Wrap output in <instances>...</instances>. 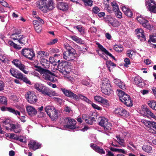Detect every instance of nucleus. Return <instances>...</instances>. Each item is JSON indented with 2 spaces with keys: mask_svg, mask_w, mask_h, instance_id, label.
Segmentation results:
<instances>
[{
  "mask_svg": "<svg viewBox=\"0 0 156 156\" xmlns=\"http://www.w3.org/2000/svg\"><path fill=\"white\" fill-rule=\"evenodd\" d=\"M137 38L139 39L141 41H144L146 40V37L144 35V33L140 35V36H136Z\"/></svg>",
  "mask_w": 156,
  "mask_h": 156,
  "instance_id": "obj_59",
  "label": "nucleus"
},
{
  "mask_svg": "<svg viewBox=\"0 0 156 156\" xmlns=\"http://www.w3.org/2000/svg\"><path fill=\"white\" fill-rule=\"evenodd\" d=\"M36 68V70L40 73L41 74L43 73L45 69L42 68L40 66H34Z\"/></svg>",
  "mask_w": 156,
  "mask_h": 156,
  "instance_id": "obj_55",
  "label": "nucleus"
},
{
  "mask_svg": "<svg viewBox=\"0 0 156 156\" xmlns=\"http://www.w3.org/2000/svg\"><path fill=\"white\" fill-rule=\"evenodd\" d=\"M95 100L99 102H100L103 104L106 105H109L108 101V100L106 99H104L102 97L99 96H96L94 97Z\"/></svg>",
  "mask_w": 156,
  "mask_h": 156,
  "instance_id": "obj_26",
  "label": "nucleus"
},
{
  "mask_svg": "<svg viewBox=\"0 0 156 156\" xmlns=\"http://www.w3.org/2000/svg\"><path fill=\"white\" fill-rule=\"evenodd\" d=\"M147 8L151 13H156V2L153 0L148 1Z\"/></svg>",
  "mask_w": 156,
  "mask_h": 156,
  "instance_id": "obj_15",
  "label": "nucleus"
},
{
  "mask_svg": "<svg viewBox=\"0 0 156 156\" xmlns=\"http://www.w3.org/2000/svg\"><path fill=\"white\" fill-rule=\"evenodd\" d=\"M41 60V62L44 67L47 68L49 67L50 61L48 60L42 58Z\"/></svg>",
  "mask_w": 156,
  "mask_h": 156,
  "instance_id": "obj_29",
  "label": "nucleus"
},
{
  "mask_svg": "<svg viewBox=\"0 0 156 156\" xmlns=\"http://www.w3.org/2000/svg\"><path fill=\"white\" fill-rule=\"evenodd\" d=\"M0 103L2 104L6 105L7 101L6 98L3 96H0Z\"/></svg>",
  "mask_w": 156,
  "mask_h": 156,
  "instance_id": "obj_54",
  "label": "nucleus"
},
{
  "mask_svg": "<svg viewBox=\"0 0 156 156\" xmlns=\"http://www.w3.org/2000/svg\"><path fill=\"white\" fill-rule=\"evenodd\" d=\"M0 122L1 123L3 124V126H4L5 125H9L10 126V125L11 124L10 123V120L9 119H5L4 120H1Z\"/></svg>",
  "mask_w": 156,
  "mask_h": 156,
  "instance_id": "obj_52",
  "label": "nucleus"
},
{
  "mask_svg": "<svg viewBox=\"0 0 156 156\" xmlns=\"http://www.w3.org/2000/svg\"><path fill=\"white\" fill-rule=\"evenodd\" d=\"M106 65L108 67V68L109 69V71H110V68L111 66H116V65L113 62H112L111 60H108L106 62Z\"/></svg>",
  "mask_w": 156,
  "mask_h": 156,
  "instance_id": "obj_49",
  "label": "nucleus"
},
{
  "mask_svg": "<svg viewBox=\"0 0 156 156\" xmlns=\"http://www.w3.org/2000/svg\"><path fill=\"white\" fill-rule=\"evenodd\" d=\"M95 151L101 154H105V151L102 148H100L98 146V147Z\"/></svg>",
  "mask_w": 156,
  "mask_h": 156,
  "instance_id": "obj_53",
  "label": "nucleus"
},
{
  "mask_svg": "<svg viewBox=\"0 0 156 156\" xmlns=\"http://www.w3.org/2000/svg\"><path fill=\"white\" fill-rule=\"evenodd\" d=\"M118 91V95L121 102L127 107L132 106L133 103L130 96L122 90H119Z\"/></svg>",
  "mask_w": 156,
  "mask_h": 156,
  "instance_id": "obj_3",
  "label": "nucleus"
},
{
  "mask_svg": "<svg viewBox=\"0 0 156 156\" xmlns=\"http://www.w3.org/2000/svg\"><path fill=\"white\" fill-rule=\"evenodd\" d=\"M12 62L16 67L25 74H27L29 73L28 71L26 70L27 69L26 66L20 60L17 59H14L12 61Z\"/></svg>",
  "mask_w": 156,
  "mask_h": 156,
  "instance_id": "obj_6",
  "label": "nucleus"
},
{
  "mask_svg": "<svg viewBox=\"0 0 156 156\" xmlns=\"http://www.w3.org/2000/svg\"><path fill=\"white\" fill-rule=\"evenodd\" d=\"M144 122L146 126H149L150 127L151 131H150V132L154 133V129L156 130V122L149 121H145Z\"/></svg>",
  "mask_w": 156,
  "mask_h": 156,
  "instance_id": "obj_24",
  "label": "nucleus"
},
{
  "mask_svg": "<svg viewBox=\"0 0 156 156\" xmlns=\"http://www.w3.org/2000/svg\"><path fill=\"white\" fill-rule=\"evenodd\" d=\"M37 21H34L33 24L35 30L37 32L39 33L41 32L42 30V25H40V24H37Z\"/></svg>",
  "mask_w": 156,
  "mask_h": 156,
  "instance_id": "obj_33",
  "label": "nucleus"
},
{
  "mask_svg": "<svg viewBox=\"0 0 156 156\" xmlns=\"http://www.w3.org/2000/svg\"><path fill=\"white\" fill-rule=\"evenodd\" d=\"M7 41L8 42V44H9L10 46L13 47L15 49L19 48L18 46L16 44L14 43L12 41L8 40H7Z\"/></svg>",
  "mask_w": 156,
  "mask_h": 156,
  "instance_id": "obj_46",
  "label": "nucleus"
},
{
  "mask_svg": "<svg viewBox=\"0 0 156 156\" xmlns=\"http://www.w3.org/2000/svg\"><path fill=\"white\" fill-rule=\"evenodd\" d=\"M122 9L124 14L129 18H132L133 15V13L132 10L128 7L123 6L122 7Z\"/></svg>",
  "mask_w": 156,
  "mask_h": 156,
  "instance_id": "obj_21",
  "label": "nucleus"
},
{
  "mask_svg": "<svg viewBox=\"0 0 156 156\" xmlns=\"http://www.w3.org/2000/svg\"><path fill=\"white\" fill-rule=\"evenodd\" d=\"M71 38L76 43L79 44H82L83 41L81 39L79 38L77 36H70Z\"/></svg>",
  "mask_w": 156,
  "mask_h": 156,
  "instance_id": "obj_44",
  "label": "nucleus"
},
{
  "mask_svg": "<svg viewBox=\"0 0 156 156\" xmlns=\"http://www.w3.org/2000/svg\"><path fill=\"white\" fill-rule=\"evenodd\" d=\"M142 149L147 153H150V151H152V148L150 146L144 145L142 147Z\"/></svg>",
  "mask_w": 156,
  "mask_h": 156,
  "instance_id": "obj_43",
  "label": "nucleus"
},
{
  "mask_svg": "<svg viewBox=\"0 0 156 156\" xmlns=\"http://www.w3.org/2000/svg\"><path fill=\"white\" fill-rule=\"evenodd\" d=\"M10 73L13 77L19 79L22 73L14 68H11L10 70Z\"/></svg>",
  "mask_w": 156,
  "mask_h": 156,
  "instance_id": "obj_22",
  "label": "nucleus"
},
{
  "mask_svg": "<svg viewBox=\"0 0 156 156\" xmlns=\"http://www.w3.org/2000/svg\"><path fill=\"white\" fill-rule=\"evenodd\" d=\"M74 28L77 29L80 32L81 34L82 35L84 34V28L81 25H78L76 26H75L74 27Z\"/></svg>",
  "mask_w": 156,
  "mask_h": 156,
  "instance_id": "obj_41",
  "label": "nucleus"
},
{
  "mask_svg": "<svg viewBox=\"0 0 156 156\" xmlns=\"http://www.w3.org/2000/svg\"><path fill=\"white\" fill-rule=\"evenodd\" d=\"M26 110L29 115L33 116L36 115L37 112L36 109L31 106H27L26 107Z\"/></svg>",
  "mask_w": 156,
  "mask_h": 156,
  "instance_id": "obj_23",
  "label": "nucleus"
},
{
  "mask_svg": "<svg viewBox=\"0 0 156 156\" xmlns=\"http://www.w3.org/2000/svg\"><path fill=\"white\" fill-rule=\"evenodd\" d=\"M37 3V7L44 13L48 10H51L55 8L53 0H40Z\"/></svg>",
  "mask_w": 156,
  "mask_h": 156,
  "instance_id": "obj_1",
  "label": "nucleus"
},
{
  "mask_svg": "<svg viewBox=\"0 0 156 156\" xmlns=\"http://www.w3.org/2000/svg\"><path fill=\"white\" fill-rule=\"evenodd\" d=\"M65 120L66 124L64 126L65 128L72 129L77 128L76 126V122L74 119L70 117H67L65 118Z\"/></svg>",
  "mask_w": 156,
  "mask_h": 156,
  "instance_id": "obj_7",
  "label": "nucleus"
},
{
  "mask_svg": "<svg viewBox=\"0 0 156 156\" xmlns=\"http://www.w3.org/2000/svg\"><path fill=\"white\" fill-rule=\"evenodd\" d=\"M152 41L153 43H156V36L155 35H150V39L148 41V43Z\"/></svg>",
  "mask_w": 156,
  "mask_h": 156,
  "instance_id": "obj_56",
  "label": "nucleus"
},
{
  "mask_svg": "<svg viewBox=\"0 0 156 156\" xmlns=\"http://www.w3.org/2000/svg\"><path fill=\"white\" fill-rule=\"evenodd\" d=\"M30 49L29 48H25L22 49L21 51V54L25 57L27 56V55Z\"/></svg>",
  "mask_w": 156,
  "mask_h": 156,
  "instance_id": "obj_48",
  "label": "nucleus"
},
{
  "mask_svg": "<svg viewBox=\"0 0 156 156\" xmlns=\"http://www.w3.org/2000/svg\"><path fill=\"white\" fill-rule=\"evenodd\" d=\"M52 113V114H51V115L49 116L51 118L52 121H55L58 118V113L56 109Z\"/></svg>",
  "mask_w": 156,
  "mask_h": 156,
  "instance_id": "obj_36",
  "label": "nucleus"
},
{
  "mask_svg": "<svg viewBox=\"0 0 156 156\" xmlns=\"http://www.w3.org/2000/svg\"><path fill=\"white\" fill-rule=\"evenodd\" d=\"M42 74L43 78L46 80L54 82L56 79L53 73L48 70L46 69Z\"/></svg>",
  "mask_w": 156,
  "mask_h": 156,
  "instance_id": "obj_10",
  "label": "nucleus"
},
{
  "mask_svg": "<svg viewBox=\"0 0 156 156\" xmlns=\"http://www.w3.org/2000/svg\"><path fill=\"white\" fill-rule=\"evenodd\" d=\"M79 97L80 99H82L85 101H86L88 103L91 104L92 106L94 108L97 109L98 110H101V109L100 107L98 106V105L94 103H92V101L90 100L87 98L86 97L82 94H79Z\"/></svg>",
  "mask_w": 156,
  "mask_h": 156,
  "instance_id": "obj_18",
  "label": "nucleus"
},
{
  "mask_svg": "<svg viewBox=\"0 0 156 156\" xmlns=\"http://www.w3.org/2000/svg\"><path fill=\"white\" fill-rule=\"evenodd\" d=\"M114 49L116 51L121 52L122 51L123 48L122 45L120 44H115L114 45Z\"/></svg>",
  "mask_w": 156,
  "mask_h": 156,
  "instance_id": "obj_38",
  "label": "nucleus"
},
{
  "mask_svg": "<svg viewBox=\"0 0 156 156\" xmlns=\"http://www.w3.org/2000/svg\"><path fill=\"white\" fill-rule=\"evenodd\" d=\"M111 87L108 79L107 78H104L102 80V85L101 86L102 93L108 95L113 93V91L111 88Z\"/></svg>",
  "mask_w": 156,
  "mask_h": 156,
  "instance_id": "obj_4",
  "label": "nucleus"
},
{
  "mask_svg": "<svg viewBox=\"0 0 156 156\" xmlns=\"http://www.w3.org/2000/svg\"><path fill=\"white\" fill-rule=\"evenodd\" d=\"M0 3L4 7L10 8V7L9 6L7 3L3 0H0Z\"/></svg>",
  "mask_w": 156,
  "mask_h": 156,
  "instance_id": "obj_61",
  "label": "nucleus"
},
{
  "mask_svg": "<svg viewBox=\"0 0 156 156\" xmlns=\"http://www.w3.org/2000/svg\"><path fill=\"white\" fill-rule=\"evenodd\" d=\"M143 110L145 114H146L148 116H150L152 118L155 119L156 116L153 113H152L149 109L146 107H144Z\"/></svg>",
  "mask_w": 156,
  "mask_h": 156,
  "instance_id": "obj_27",
  "label": "nucleus"
},
{
  "mask_svg": "<svg viewBox=\"0 0 156 156\" xmlns=\"http://www.w3.org/2000/svg\"><path fill=\"white\" fill-rule=\"evenodd\" d=\"M27 55L25 58L30 60H32L34 57H35V54L33 50L30 49Z\"/></svg>",
  "mask_w": 156,
  "mask_h": 156,
  "instance_id": "obj_34",
  "label": "nucleus"
},
{
  "mask_svg": "<svg viewBox=\"0 0 156 156\" xmlns=\"http://www.w3.org/2000/svg\"><path fill=\"white\" fill-rule=\"evenodd\" d=\"M117 85L120 89L123 90H125L126 89L124 84L121 81L119 83H118Z\"/></svg>",
  "mask_w": 156,
  "mask_h": 156,
  "instance_id": "obj_60",
  "label": "nucleus"
},
{
  "mask_svg": "<svg viewBox=\"0 0 156 156\" xmlns=\"http://www.w3.org/2000/svg\"><path fill=\"white\" fill-rule=\"evenodd\" d=\"M28 146L30 150H32L34 151L41 147V144L33 140H30V141L28 144Z\"/></svg>",
  "mask_w": 156,
  "mask_h": 156,
  "instance_id": "obj_12",
  "label": "nucleus"
},
{
  "mask_svg": "<svg viewBox=\"0 0 156 156\" xmlns=\"http://www.w3.org/2000/svg\"><path fill=\"white\" fill-rule=\"evenodd\" d=\"M41 93L44 96L50 97L55 96L56 94L55 91L51 90L49 88L44 86L43 87Z\"/></svg>",
  "mask_w": 156,
  "mask_h": 156,
  "instance_id": "obj_14",
  "label": "nucleus"
},
{
  "mask_svg": "<svg viewBox=\"0 0 156 156\" xmlns=\"http://www.w3.org/2000/svg\"><path fill=\"white\" fill-rule=\"evenodd\" d=\"M115 15L118 18L121 19L122 18V13L119 10L115 12Z\"/></svg>",
  "mask_w": 156,
  "mask_h": 156,
  "instance_id": "obj_63",
  "label": "nucleus"
},
{
  "mask_svg": "<svg viewBox=\"0 0 156 156\" xmlns=\"http://www.w3.org/2000/svg\"><path fill=\"white\" fill-rule=\"evenodd\" d=\"M116 137L117 138L118 141H117L115 139V140L117 141L121 146L124 147H125V143L124 140L123 139L121 138L120 135H117L116 136Z\"/></svg>",
  "mask_w": 156,
  "mask_h": 156,
  "instance_id": "obj_30",
  "label": "nucleus"
},
{
  "mask_svg": "<svg viewBox=\"0 0 156 156\" xmlns=\"http://www.w3.org/2000/svg\"><path fill=\"white\" fill-rule=\"evenodd\" d=\"M60 60H58L59 62L58 65V68L59 71L63 73H67L69 72L68 69L71 65L70 63L65 61L62 60L60 62Z\"/></svg>",
  "mask_w": 156,
  "mask_h": 156,
  "instance_id": "obj_5",
  "label": "nucleus"
},
{
  "mask_svg": "<svg viewBox=\"0 0 156 156\" xmlns=\"http://www.w3.org/2000/svg\"><path fill=\"white\" fill-rule=\"evenodd\" d=\"M148 105L152 109L156 111V101L151 100L148 101Z\"/></svg>",
  "mask_w": 156,
  "mask_h": 156,
  "instance_id": "obj_35",
  "label": "nucleus"
},
{
  "mask_svg": "<svg viewBox=\"0 0 156 156\" xmlns=\"http://www.w3.org/2000/svg\"><path fill=\"white\" fill-rule=\"evenodd\" d=\"M58 41V39L57 38H55L53 40H51L48 43V45H53L56 43Z\"/></svg>",
  "mask_w": 156,
  "mask_h": 156,
  "instance_id": "obj_62",
  "label": "nucleus"
},
{
  "mask_svg": "<svg viewBox=\"0 0 156 156\" xmlns=\"http://www.w3.org/2000/svg\"><path fill=\"white\" fill-rule=\"evenodd\" d=\"M57 7L60 10L63 11H66L68 9L67 3L64 2H58L57 4Z\"/></svg>",
  "mask_w": 156,
  "mask_h": 156,
  "instance_id": "obj_25",
  "label": "nucleus"
},
{
  "mask_svg": "<svg viewBox=\"0 0 156 156\" xmlns=\"http://www.w3.org/2000/svg\"><path fill=\"white\" fill-rule=\"evenodd\" d=\"M108 121V120L107 119L105 118H102L99 122V125L101 126L103 128L109 122Z\"/></svg>",
  "mask_w": 156,
  "mask_h": 156,
  "instance_id": "obj_31",
  "label": "nucleus"
},
{
  "mask_svg": "<svg viewBox=\"0 0 156 156\" xmlns=\"http://www.w3.org/2000/svg\"><path fill=\"white\" fill-rule=\"evenodd\" d=\"M146 84L144 80L142 79V81H141L137 85L138 86L141 88L145 87Z\"/></svg>",
  "mask_w": 156,
  "mask_h": 156,
  "instance_id": "obj_64",
  "label": "nucleus"
},
{
  "mask_svg": "<svg viewBox=\"0 0 156 156\" xmlns=\"http://www.w3.org/2000/svg\"><path fill=\"white\" fill-rule=\"evenodd\" d=\"M96 118L87 115L83 114L82 115V119L88 124L92 125L93 122L96 121Z\"/></svg>",
  "mask_w": 156,
  "mask_h": 156,
  "instance_id": "obj_16",
  "label": "nucleus"
},
{
  "mask_svg": "<svg viewBox=\"0 0 156 156\" xmlns=\"http://www.w3.org/2000/svg\"><path fill=\"white\" fill-rule=\"evenodd\" d=\"M136 20L144 28L149 30L151 29V25L150 24L149 21L143 17L141 16L138 17L136 18Z\"/></svg>",
  "mask_w": 156,
  "mask_h": 156,
  "instance_id": "obj_11",
  "label": "nucleus"
},
{
  "mask_svg": "<svg viewBox=\"0 0 156 156\" xmlns=\"http://www.w3.org/2000/svg\"><path fill=\"white\" fill-rule=\"evenodd\" d=\"M28 101L31 104L35 103L37 101L35 93L33 91H28L25 94Z\"/></svg>",
  "mask_w": 156,
  "mask_h": 156,
  "instance_id": "obj_8",
  "label": "nucleus"
},
{
  "mask_svg": "<svg viewBox=\"0 0 156 156\" xmlns=\"http://www.w3.org/2000/svg\"><path fill=\"white\" fill-rule=\"evenodd\" d=\"M112 124L109 122L107 125L103 128L105 132L111 133L112 130Z\"/></svg>",
  "mask_w": 156,
  "mask_h": 156,
  "instance_id": "obj_37",
  "label": "nucleus"
},
{
  "mask_svg": "<svg viewBox=\"0 0 156 156\" xmlns=\"http://www.w3.org/2000/svg\"><path fill=\"white\" fill-rule=\"evenodd\" d=\"M136 34V36H140V35H142V34L144 33V30L141 28H137L135 30Z\"/></svg>",
  "mask_w": 156,
  "mask_h": 156,
  "instance_id": "obj_47",
  "label": "nucleus"
},
{
  "mask_svg": "<svg viewBox=\"0 0 156 156\" xmlns=\"http://www.w3.org/2000/svg\"><path fill=\"white\" fill-rule=\"evenodd\" d=\"M44 86V85L42 84L36 83L34 85V87L37 90L41 92Z\"/></svg>",
  "mask_w": 156,
  "mask_h": 156,
  "instance_id": "obj_40",
  "label": "nucleus"
},
{
  "mask_svg": "<svg viewBox=\"0 0 156 156\" xmlns=\"http://www.w3.org/2000/svg\"><path fill=\"white\" fill-rule=\"evenodd\" d=\"M21 30L19 29H16L11 35V38L13 40H18L22 35H21Z\"/></svg>",
  "mask_w": 156,
  "mask_h": 156,
  "instance_id": "obj_20",
  "label": "nucleus"
},
{
  "mask_svg": "<svg viewBox=\"0 0 156 156\" xmlns=\"http://www.w3.org/2000/svg\"><path fill=\"white\" fill-rule=\"evenodd\" d=\"M18 41L19 43L25 44L27 43L28 39L26 37L22 35Z\"/></svg>",
  "mask_w": 156,
  "mask_h": 156,
  "instance_id": "obj_39",
  "label": "nucleus"
},
{
  "mask_svg": "<svg viewBox=\"0 0 156 156\" xmlns=\"http://www.w3.org/2000/svg\"><path fill=\"white\" fill-rule=\"evenodd\" d=\"M84 2L86 6H91L93 5V2L92 0H82Z\"/></svg>",
  "mask_w": 156,
  "mask_h": 156,
  "instance_id": "obj_50",
  "label": "nucleus"
},
{
  "mask_svg": "<svg viewBox=\"0 0 156 156\" xmlns=\"http://www.w3.org/2000/svg\"><path fill=\"white\" fill-rule=\"evenodd\" d=\"M35 17L36 18V20H34L33 21V23H34V21H37V24H40V25H42L44 24V21L42 19H41L38 16L37 17L36 16H35Z\"/></svg>",
  "mask_w": 156,
  "mask_h": 156,
  "instance_id": "obj_45",
  "label": "nucleus"
},
{
  "mask_svg": "<svg viewBox=\"0 0 156 156\" xmlns=\"http://www.w3.org/2000/svg\"><path fill=\"white\" fill-rule=\"evenodd\" d=\"M100 11V9L97 6H95L92 9V12L95 14H97Z\"/></svg>",
  "mask_w": 156,
  "mask_h": 156,
  "instance_id": "obj_58",
  "label": "nucleus"
},
{
  "mask_svg": "<svg viewBox=\"0 0 156 156\" xmlns=\"http://www.w3.org/2000/svg\"><path fill=\"white\" fill-rule=\"evenodd\" d=\"M5 127L7 130H13L14 132L16 133H20L21 130L20 126L18 124L16 125L10 124V127L7 126H5Z\"/></svg>",
  "mask_w": 156,
  "mask_h": 156,
  "instance_id": "obj_17",
  "label": "nucleus"
},
{
  "mask_svg": "<svg viewBox=\"0 0 156 156\" xmlns=\"http://www.w3.org/2000/svg\"><path fill=\"white\" fill-rule=\"evenodd\" d=\"M141 81H142V78L139 76H136L134 79V82L135 84L137 85Z\"/></svg>",
  "mask_w": 156,
  "mask_h": 156,
  "instance_id": "obj_51",
  "label": "nucleus"
},
{
  "mask_svg": "<svg viewBox=\"0 0 156 156\" xmlns=\"http://www.w3.org/2000/svg\"><path fill=\"white\" fill-rule=\"evenodd\" d=\"M10 138L15 140H19L21 142L26 143V138L23 136H17L14 134H10Z\"/></svg>",
  "mask_w": 156,
  "mask_h": 156,
  "instance_id": "obj_19",
  "label": "nucleus"
},
{
  "mask_svg": "<svg viewBox=\"0 0 156 156\" xmlns=\"http://www.w3.org/2000/svg\"><path fill=\"white\" fill-rule=\"evenodd\" d=\"M134 51L131 50H128L126 52L127 56L130 58H132Z\"/></svg>",
  "mask_w": 156,
  "mask_h": 156,
  "instance_id": "obj_57",
  "label": "nucleus"
},
{
  "mask_svg": "<svg viewBox=\"0 0 156 156\" xmlns=\"http://www.w3.org/2000/svg\"><path fill=\"white\" fill-rule=\"evenodd\" d=\"M111 5L113 7V10L114 12H116L119 10V6L115 2L113 1L111 2Z\"/></svg>",
  "mask_w": 156,
  "mask_h": 156,
  "instance_id": "obj_42",
  "label": "nucleus"
},
{
  "mask_svg": "<svg viewBox=\"0 0 156 156\" xmlns=\"http://www.w3.org/2000/svg\"><path fill=\"white\" fill-rule=\"evenodd\" d=\"M61 89L65 95L67 97L75 99L80 98L79 96L72 92L70 90H67L64 88H61Z\"/></svg>",
  "mask_w": 156,
  "mask_h": 156,
  "instance_id": "obj_13",
  "label": "nucleus"
},
{
  "mask_svg": "<svg viewBox=\"0 0 156 156\" xmlns=\"http://www.w3.org/2000/svg\"><path fill=\"white\" fill-rule=\"evenodd\" d=\"M114 113L119 116L127 118L129 116V112L123 107H120L116 108Z\"/></svg>",
  "mask_w": 156,
  "mask_h": 156,
  "instance_id": "obj_9",
  "label": "nucleus"
},
{
  "mask_svg": "<svg viewBox=\"0 0 156 156\" xmlns=\"http://www.w3.org/2000/svg\"><path fill=\"white\" fill-rule=\"evenodd\" d=\"M21 80H22L26 84H28L30 85H31V83L30 81L27 78V76L24 75L23 73L19 79Z\"/></svg>",
  "mask_w": 156,
  "mask_h": 156,
  "instance_id": "obj_32",
  "label": "nucleus"
},
{
  "mask_svg": "<svg viewBox=\"0 0 156 156\" xmlns=\"http://www.w3.org/2000/svg\"><path fill=\"white\" fill-rule=\"evenodd\" d=\"M66 51L62 54L63 58L68 61H72L76 58V50L69 44H67L64 45Z\"/></svg>",
  "mask_w": 156,
  "mask_h": 156,
  "instance_id": "obj_2",
  "label": "nucleus"
},
{
  "mask_svg": "<svg viewBox=\"0 0 156 156\" xmlns=\"http://www.w3.org/2000/svg\"><path fill=\"white\" fill-rule=\"evenodd\" d=\"M44 109L45 112L48 116L50 115L51 114H52V112L55 110L54 107L50 106H46Z\"/></svg>",
  "mask_w": 156,
  "mask_h": 156,
  "instance_id": "obj_28",
  "label": "nucleus"
}]
</instances>
